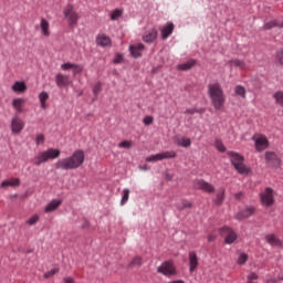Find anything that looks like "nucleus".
I'll return each mask as SVG.
<instances>
[{"instance_id": "f257e3e1", "label": "nucleus", "mask_w": 283, "mask_h": 283, "mask_svg": "<svg viewBox=\"0 0 283 283\" xmlns=\"http://www.w3.org/2000/svg\"><path fill=\"white\" fill-rule=\"evenodd\" d=\"M85 163V153L81 149L74 150L72 156L62 158L55 163V169H62L63 171H70L78 169Z\"/></svg>"}, {"instance_id": "f03ea898", "label": "nucleus", "mask_w": 283, "mask_h": 283, "mask_svg": "<svg viewBox=\"0 0 283 283\" xmlns=\"http://www.w3.org/2000/svg\"><path fill=\"white\" fill-rule=\"evenodd\" d=\"M208 96L214 109L220 111L227 103V96H224V90L220 83L214 82L208 85Z\"/></svg>"}, {"instance_id": "7ed1b4c3", "label": "nucleus", "mask_w": 283, "mask_h": 283, "mask_svg": "<svg viewBox=\"0 0 283 283\" xmlns=\"http://www.w3.org/2000/svg\"><path fill=\"white\" fill-rule=\"evenodd\" d=\"M227 155L229 156L231 165L234 167L238 174H241L242 176L251 174V168L244 165V156L235 151H228Z\"/></svg>"}, {"instance_id": "20e7f679", "label": "nucleus", "mask_w": 283, "mask_h": 283, "mask_svg": "<svg viewBox=\"0 0 283 283\" xmlns=\"http://www.w3.org/2000/svg\"><path fill=\"white\" fill-rule=\"evenodd\" d=\"M59 156H61V150L56 148H49L48 150L39 153L32 159V163L35 165V167H41L43 163H48V160H54V158H59Z\"/></svg>"}, {"instance_id": "39448f33", "label": "nucleus", "mask_w": 283, "mask_h": 283, "mask_svg": "<svg viewBox=\"0 0 283 283\" xmlns=\"http://www.w3.org/2000/svg\"><path fill=\"white\" fill-rule=\"evenodd\" d=\"M63 15L66 19L70 28H75V25L78 23V20L81 19V15H78V12L74 10V4L72 3H69L64 7Z\"/></svg>"}, {"instance_id": "423d86ee", "label": "nucleus", "mask_w": 283, "mask_h": 283, "mask_svg": "<svg viewBox=\"0 0 283 283\" xmlns=\"http://www.w3.org/2000/svg\"><path fill=\"white\" fill-rule=\"evenodd\" d=\"M252 140H254V147L256 151H264L269 149V139L262 134L253 135Z\"/></svg>"}, {"instance_id": "0eeeda50", "label": "nucleus", "mask_w": 283, "mask_h": 283, "mask_svg": "<svg viewBox=\"0 0 283 283\" xmlns=\"http://www.w3.org/2000/svg\"><path fill=\"white\" fill-rule=\"evenodd\" d=\"M220 234L224 238L226 244H233L238 240V234L229 227L221 228Z\"/></svg>"}, {"instance_id": "6e6552de", "label": "nucleus", "mask_w": 283, "mask_h": 283, "mask_svg": "<svg viewBox=\"0 0 283 283\" xmlns=\"http://www.w3.org/2000/svg\"><path fill=\"white\" fill-rule=\"evenodd\" d=\"M158 273H161V275H176V268L174 266V263L170 261L164 262L158 269Z\"/></svg>"}, {"instance_id": "1a4fd4ad", "label": "nucleus", "mask_w": 283, "mask_h": 283, "mask_svg": "<svg viewBox=\"0 0 283 283\" xmlns=\"http://www.w3.org/2000/svg\"><path fill=\"white\" fill-rule=\"evenodd\" d=\"M261 202L264 207H271L275 200L273 199V189L266 188L264 192L261 193Z\"/></svg>"}, {"instance_id": "9d476101", "label": "nucleus", "mask_w": 283, "mask_h": 283, "mask_svg": "<svg viewBox=\"0 0 283 283\" xmlns=\"http://www.w3.org/2000/svg\"><path fill=\"white\" fill-rule=\"evenodd\" d=\"M55 84L57 87H69V85H72V80L67 74L57 73L55 75Z\"/></svg>"}, {"instance_id": "9b49d317", "label": "nucleus", "mask_w": 283, "mask_h": 283, "mask_svg": "<svg viewBox=\"0 0 283 283\" xmlns=\"http://www.w3.org/2000/svg\"><path fill=\"white\" fill-rule=\"evenodd\" d=\"M195 189H200L201 191H206V193H213V191H216V188L213 187V185L205 180H196Z\"/></svg>"}, {"instance_id": "f8f14e48", "label": "nucleus", "mask_w": 283, "mask_h": 283, "mask_svg": "<svg viewBox=\"0 0 283 283\" xmlns=\"http://www.w3.org/2000/svg\"><path fill=\"white\" fill-rule=\"evenodd\" d=\"M25 127V123L21 120L19 117H13L11 120V132L12 134H21L23 128Z\"/></svg>"}, {"instance_id": "ddd939ff", "label": "nucleus", "mask_w": 283, "mask_h": 283, "mask_svg": "<svg viewBox=\"0 0 283 283\" xmlns=\"http://www.w3.org/2000/svg\"><path fill=\"white\" fill-rule=\"evenodd\" d=\"M143 50H145V44L138 43L129 46V52L134 59H140L143 56Z\"/></svg>"}, {"instance_id": "4468645a", "label": "nucleus", "mask_w": 283, "mask_h": 283, "mask_svg": "<svg viewBox=\"0 0 283 283\" xmlns=\"http://www.w3.org/2000/svg\"><path fill=\"white\" fill-rule=\"evenodd\" d=\"M156 39H158V30L156 29H150L143 35V41L145 43H154Z\"/></svg>"}, {"instance_id": "2eb2a0df", "label": "nucleus", "mask_w": 283, "mask_h": 283, "mask_svg": "<svg viewBox=\"0 0 283 283\" xmlns=\"http://www.w3.org/2000/svg\"><path fill=\"white\" fill-rule=\"evenodd\" d=\"M265 160L268 165H272L273 167L280 165V158L277 157V154H275L274 151H266Z\"/></svg>"}, {"instance_id": "dca6fc26", "label": "nucleus", "mask_w": 283, "mask_h": 283, "mask_svg": "<svg viewBox=\"0 0 283 283\" xmlns=\"http://www.w3.org/2000/svg\"><path fill=\"white\" fill-rule=\"evenodd\" d=\"M198 269V254L191 251L189 252V271L193 273Z\"/></svg>"}, {"instance_id": "f3484780", "label": "nucleus", "mask_w": 283, "mask_h": 283, "mask_svg": "<svg viewBox=\"0 0 283 283\" xmlns=\"http://www.w3.org/2000/svg\"><path fill=\"white\" fill-rule=\"evenodd\" d=\"M96 43H97V45H101L102 48H107V46L112 45V40L109 39V36L105 35V34H99L96 38Z\"/></svg>"}, {"instance_id": "a211bd4d", "label": "nucleus", "mask_w": 283, "mask_h": 283, "mask_svg": "<svg viewBox=\"0 0 283 283\" xmlns=\"http://www.w3.org/2000/svg\"><path fill=\"white\" fill-rule=\"evenodd\" d=\"M40 29L43 36H50V22L45 18H41L40 20Z\"/></svg>"}, {"instance_id": "6ab92c4d", "label": "nucleus", "mask_w": 283, "mask_h": 283, "mask_svg": "<svg viewBox=\"0 0 283 283\" xmlns=\"http://www.w3.org/2000/svg\"><path fill=\"white\" fill-rule=\"evenodd\" d=\"M23 105H25V99L18 97L12 101V107L18 112V114L23 113Z\"/></svg>"}, {"instance_id": "aec40b11", "label": "nucleus", "mask_w": 283, "mask_h": 283, "mask_svg": "<svg viewBox=\"0 0 283 283\" xmlns=\"http://www.w3.org/2000/svg\"><path fill=\"white\" fill-rule=\"evenodd\" d=\"M174 33V23L169 22L161 29V39H169Z\"/></svg>"}, {"instance_id": "412c9836", "label": "nucleus", "mask_w": 283, "mask_h": 283, "mask_svg": "<svg viewBox=\"0 0 283 283\" xmlns=\"http://www.w3.org/2000/svg\"><path fill=\"white\" fill-rule=\"evenodd\" d=\"M21 179L19 178H11L9 180H4L1 182L2 189H6V187H20Z\"/></svg>"}, {"instance_id": "4be33fe9", "label": "nucleus", "mask_w": 283, "mask_h": 283, "mask_svg": "<svg viewBox=\"0 0 283 283\" xmlns=\"http://www.w3.org/2000/svg\"><path fill=\"white\" fill-rule=\"evenodd\" d=\"M39 101L42 109H48V101H50V94L43 91L39 94Z\"/></svg>"}, {"instance_id": "5701e85b", "label": "nucleus", "mask_w": 283, "mask_h": 283, "mask_svg": "<svg viewBox=\"0 0 283 283\" xmlns=\"http://www.w3.org/2000/svg\"><path fill=\"white\" fill-rule=\"evenodd\" d=\"M62 201L61 200H52L49 205H46L44 211L45 213H52V211H56L57 207H61Z\"/></svg>"}, {"instance_id": "b1692460", "label": "nucleus", "mask_w": 283, "mask_h": 283, "mask_svg": "<svg viewBox=\"0 0 283 283\" xmlns=\"http://www.w3.org/2000/svg\"><path fill=\"white\" fill-rule=\"evenodd\" d=\"M265 241L268 244H271V247H282V241L275 237V234H268L265 235Z\"/></svg>"}, {"instance_id": "393cba45", "label": "nucleus", "mask_w": 283, "mask_h": 283, "mask_svg": "<svg viewBox=\"0 0 283 283\" xmlns=\"http://www.w3.org/2000/svg\"><path fill=\"white\" fill-rule=\"evenodd\" d=\"M253 213H255V208L249 207V208H245L244 210H241L238 214V218L239 220H242L244 218H251Z\"/></svg>"}, {"instance_id": "a878e982", "label": "nucleus", "mask_w": 283, "mask_h": 283, "mask_svg": "<svg viewBox=\"0 0 283 283\" xmlns=\"http://www.w3.org/2000/svg\"><path fill=\"white\" fill-rule=\"evenodd\" d=\"M13 92H18L19 94H23L25 90H28V85L25 82H15L12 86Z\"/></svg>"}, {"instance_id": "bb28decb", "label": "nucleus", "mask_w": 283, "mask_h": 283, "mask_svg": "<svg viewBox=\"0 0 283 283\" xmlns=\"http://www.w3.org/2000/svg\"><path fill=\"white\" fill-rule=\"evenodd\" d=\"M224 193H226L224 188L219 189V191L216 195V198L213 199L214 205L220 206L222 205V202H224Z\"/></svg>"}, {"instance_id": "cd10ccee", "label": "nucleus", "mask_w": 283, "mask_h": 283, "mask_svg": "<svg viewBox=\"0 0 283 283\" xmlns=\"http://www.w3.org/2000/svg\"><path fill=\"white\" fill-rule=\"evenodd\" d=\"M273 28H283V22L273 20L264 24L263 30H273Z\"/></svg>"}, {"instance_id": "c85d7f7f", "label": "nucleus", "mask_w": 283, "mask_h": 283, "mask_svg": "<svg viewBox=\"0 0 283 283\" xmlns=\"http://www.w3.org/2000/svg\"><path fill=\"white\" fill-rule=\"evenodd\" d=\"M196 65V60H190L184 64L177 65V70H180L181 72H187V70H191Z\"/></svg>"}, {"instance_id": "c756f323", "label": "nucleus", "mask_w": 283, "mask_h": 283, "mask_svg": "<svg viewBox=\"0 0 283 283\" xmlns=\"http://www.w3.org/2000/svg\"><path fill=\"white\" fill-rule=\"evenodd\" d=\"M175 143L179 145V147H191V139L189 137L177 138Z\"/></svg>"}, {"instance_id": "7c9ffc66", "label": "nucleus", "mask_w": 283, "mask_h": 283, "mask_svg": "<svg viewBox=\"0 0 283 283\" xmlns=\"http://www.w3.org/2000/svg\"><path fill=\"white\" fill-rule=\"evenodd\" d=\"M229 65L231 67L234 65V67H239L240 70H247V63L242 60H231L229 61Z\"/></svg>"}, {"instance_id": "2f4dec72", "label": "nucleus", "mask_w": 283, "mask_h": 283, "mask_svg": "<svg viewBox=\"0 0 283 283\" xmlns=\"http://www.w3.org/2000/svg\"><path fill=\"white\" fill-rule=\"evenodd\" d=\"M143 266V258L135 256L128 264V269H136Z\"/></svg>"}, {"instance_id": "473e14b6", "label": "nucleus", "mask_w": 283, "mask_h": 283, "mask_svg": "<svg viewBox=\"0 0 283 283\" xmlns=\"http://www.w3.org/2000/svg\"><path fill=\"white\" fill-rule=\"evenodd\" d=\"M273 98L276 105H280V107H283V91L275 92L273 94Z\"/></svg>"}, {"instance_id": "72a5a7b5", "label": "nucleus", "mask_w": 283, "mask_h": 283, "mask_svg": "<svg viewBox=\"0 0 283 283\" xmlns=\"http://www.w3.org/2000/svg\"><path fill=\"white\" fill-rule=\"evenodd\" d=\"M234 94H237V96H241V98H247V88H244L242 85H237L234 88Z\"/></svg>"}, {"instance_id": "f704fd0d", "label": "nucleus", "mask_w": 283, "mask_h": 283, "mask_svg": "<svg viewBox=\"0 0 283 283\" xmlns=\"http://www.w3.org/2000/svg\"><path fill=\"white\" fill-rule=\"evenodd\" d=\"M159 155L161 156V160H168L169 158H176L177 156L175 150L159 153Z\"/></svg>"}, {"instance_id": "c9c22d12", "label": "nucleus", "mask_w": 283, "mask_h": 283, "mask_svg": "<svg viewBox=\"0 0 283 283\" xmlns=\"http://www.w3.org/2000/svg\"><path fill=\"white\" fill-rule=\"evenodd\" d=\"M120 17H123V10L120 9H116L112 12L111 14V20L112 21H118V19H120Z\"/></svg>"}, {"instance_id": "e433bc0d", "label": "nucleus", "mask_w": 283, "mask_h": 283, "mask_svg": "<svg viewBox=\"0 0 283 283\" xmlns=\"http://www.w3.org/2000/svg\"><path fill=\"white\" fill-rule=\"evenodd\" d=\"M214 147H216V149H218V151H221L222 154H224V151H227V147L220 139H216Z\"/></svg>"}, {"instance_id": "4c0bfd02", "label": "nucleus", "mask_w": 283, "mask_h": 283, "mask_svg": "<svg viewBox=\"0 0 283 283\" xmlns=\"http://www.w3.org/2000/svg\"><path fill=\"white\" fill-rule=\"evenodd\" d=\"M129 189H124L123 192H122V200H120V205H126V202L129 200Z\"/></svg>"}, {"instance_id": "58836bf2", "label": "nucleus", "mask_w": 283, "mask_h": 283, "mask_svg": "<svg viewBox=\"0 0 283 283\" xmlns=\"http://www.w3.org/2000/svg\"><path fill=\"white\" fill-rule=\"evenodd\" d=\"M177 209H179V211H182V209H191V202L182 200L181 202L177 203Z\"/></svg>"}, {"instance_id": "ea45409f", "label": "nucleus", "mask_w": 283, "mask_h": 283, "mask_svg": "<svg viewBox=\"0 0 283 283\" xmlns=\"http://www.w3.org/2000/svg\"><path fill=\"white\" fill-rule=\"evenodd\" d=\"M247 260H249V254L240 253L239 258H238V261H237V264H240V265L245 264Z\"/></svg>"}, {"instance_id": "a19ab883", "label": "nucleus", "mask_w": 283, "mask_h": 283, "mask_svg": "<svg viewBox=\"0 0 283 283\" xmlns=\"http://www.w3.org/2000/svg\"><path fill=\"white\" fill-rule=\"evenodd\" d=\"M132 145H133L132 140H124L118 144V147L120 149H132Z\"/></svg>"}, {"instance_id": "79ce46f5", "label": "nucleus", "mask_w": 283, "mask_h": 283, "mask_svg": "<svg viewBox=\"0 0 283 283\" xmlns=\"http://www.w3.org/2000/svg\"><path fill=\"white\" fill-rule=\"evenodd\" d=\"M158 160H163L161 159V156H160V153L159 154H156V155H151L149 157L146 158V161L147 163H156Z\"/></svg>"}, {"instance_id": "37998d69", "label": "nucleus", "mask_w": 283, "mask_h": 283, "mask_svg": "<svg viewBox=\"0 0 283 283\" xmlns=\"http://www.w3.org/2000/svg\"><path fill=\"white\" fill-rule=\"evenodd\" d=\"M102 85H103V84H101V82H97V83L93 86V94H94L95 98L98 96V94H101Z\"/></svg>"}, {"instance_id": "c03bdc74", "label": "nucleus", "mask_w": 283, "mask_h": 283, "mask_svg": "<svg viewBox=\"0 0 283 283\" xmlns=\"http://www.w3.org/2000/svg\"><path fill=\"white\" fill-rule=\"evenodd\" d=\"M39 222V214H34L32 216L29 220H27V223L30 226V227H33V224L38 223Z\"/></svg>"}, {"instance_id": "a18cd8bd", "label": "nucleus", "mask_w": 283, "mask_h": 283, "mask_svg": "<svg viewBox=\"0 0 283 283\" xmlns=\"http://www.w3.org/2000/svg\"><path fill=\"white\" fill-rule=\"evenodd\" d=\"M36 145H43L45 143V135L44 134H39L35 138Z\"/></svg>"}, {"instance_id": "49530a36", "label": "nucleus", "mask_w": 283, "mask_h": 283, "mask_svg": "<svg viewBox=\"0 0 283 283\" xmlns=\"http://www.w3.org/2000/svg\"><path fill=\"white\" fill-rule=\"evenodd\" d=\"M81 72H83V67L80 64H73V76L81 74Z\"/></svg>"}, {"instance_id": "de8ad7c7", "label": "nucleus", "mask_w": 283, "mask_h": 283, "mask_svg": "<svg viewBox=\"0 0 283 283\" xmlns=\"http://www.w3.org/2000/svg\"><path fill=\"white\" fill-rule=\"evenodd\" d=\"M73 67H74V63H70V62L61 65V70H63L64 72H67V70H73Z\"/></svg>"}, {"instance_id": "09e8293b", "label": "nucleus", "mask_w": 283, "mask_h": 283, "mask_svg": "<svg viewBox=\"0 0 283 283\" xmlns=\"http://www.w3.org/2000/svg\"><path fill=\"white\" fill-rule=\"evenodd\" d=\"M56 273H59V270L53 269V270L46 272V273L44 274V277L48 280V279L52 277L53 275H56Z\"/></svg>"}, {"instance_id": "8fccbe9b", "label": "nucleus", "mask_w": 283, "mask_h": 283, "mask_svg": "<svg viewBox=\"0 0 283 283\" xmlns=\"http://www.w3.org/2000/svg\"><path fill=\"white\" fill-rule=\"evenodd\" d=\"M144 125H151L154 123V117L151 116H145L143 119Z\"/></svg>"}, {"instance_id": "3c124183", "label": "nucleus", "mask_w": 283, "mask_h": 283, "mask_svg": "<svg viewBox=\"0 0 283 283\" xmlns=\"http://www.w3.org/2000/svg\"><path fill=\"white\" fill-rule=\"evenodd\" d=\"M276 59H277L279 63H281V65H283V49L277 52Z\"/></svg>"}, {"instance_id": "603ef678", "label": "nucleus", "mask_w": 283, "mask_h": 283, "mask_svg": "<svg viewBox=\"0 0 283 283\" xmlns=\"http://www.w3.org/2000/svg\"><path fill=\"white\" fill-rule=\"evenodd\" d=\"M114 63H123V55L117 54L114 59Z\"/></svg>"}, {"instance_id": "864d4df0", "label": "nucleus", "mask_w": 283, "mask_h": 283, "mask_svg": "<svg viewBox=\"0 0 283 283\" xmlns=\"http://www.w3.org/2000/svg\"><path fill=\"white\" fill-rule=\"evenodd\" d=\"M196 113H198V111L195 109V108H188V109L186 111V114H196Z\"/></svg>"}, {"instance_id": "5fc2aeb1", "label": "nucleus", "mask_w": 283, "mask_h": 283, "mask_svg": "<svg viewBox=\"0 0 283 283\" xmlns=\"http://www.w3.org/2000/svg\"><path fill=\"white\" fill-rule=\"evenodd\" d=\"M82 229H90V221L85 220L82 224Z\"/></svg>"}, {"instance_id": "6e6d98bb", "label": "nucleus", "mask_w": 283, "mask_h": 283, "mask_svg": "<svg viewBox=\"0 0 283 283\" xmlns=\"http://www.w3.org/2000/svg\"><path fill=\"white\" fill-rule=\"evenodd\" d=\"M248 280H258V274L251 273V274L248 276Z\"/></svg>"}, {"instance_id": "4d7b16f0", "label": "nucleus", "mask_w": 283, "mask_h": 283, "mask_svg": "<svg viewBox=\"0 0 283 283\" xmlns=\"http://www.w3.org/2000/svg\"><path fill=\"white\" fill-rule=\"evenodd\" d=\"M64 283H76L72 277H65Z\"/></svg>"}, {"instance_id": "13d9d810", "label": "nucleus", "mask_w": 283, "mask_h": 283, "mask_svg": "<svg viewBox=\"0 0 283 283\" xmlns=\"http://www.w3.org/2000/svg\"><path fill=\"white\" fill-rule=\"evenodd\" d=\"M213 240H216V235L214 234H209L208 235V242H213Z\"/></svg>"}, {"instance_id": "bf43d9fd", "label": "nucleus", "mask_w": 283, "mask_h": 283, "mask_svg": "<svg viewBox=\"0 0 283 283\" xmlns=\"http://www.w3.org/2000/svg\"><path fill=\"white\" fill-rule=\"evenodd\" d=\"M166 180H174V175L167 174V175H166Z\"/></svg>"}, {"instance_id": "052dcab7", "label": "nucleus", "mask_w": 283, "mask_h": 283, "mask_svg": "<svg viewBox=\"0 0 283 283\" xmlns=\"http://www.w3.org/2000/svg\"><path fill=\"white\" fill-rule=\"evenodd\" d=\"M241 196H243L242 192L237 193V195H235L237 200H240V197H241Z\"/></svg>"}]
</instances>
